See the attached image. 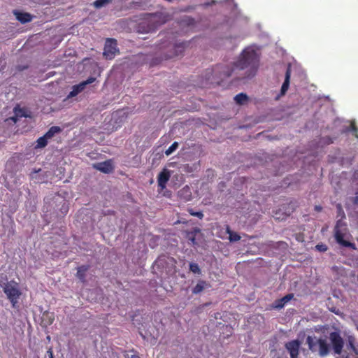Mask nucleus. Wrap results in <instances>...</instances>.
Returning a JSON list of instances; mask_svg holds the SVG:
<instances>
[{
  "instance_id": "obj_24",
  "label": "nucleus",
  "mask_w": 358,
  "mask_h": 358,
  "mask_svg": "<svg viewBox=\"0 0 358 358\" xmlns=\"http://www.w3.org/2000/svg\"><path fill=\"white\" fill-rule=\"evenodd\" d=\"M178 148V142H174L172 145L165 151V155L166 156L172 154L177 148Z\"/></svg>"
},
{
  "instance_id": "obj_23",
  "label": "nucleus",
  "mask_w": 358,
  "mask_h": 358,
  "mask_svg": "<svg viewBox=\"0 0 358 358\" xmlns=\"http://www.w3.org/2000/svg\"><path fill=\"white\" fill-rule=\"evenodd\" d=\"M113 1V0H96L94 2V6L97 8H101L107 3H110Z\"/></svg>"
},
{
  "instance_id": "obj_12",
  "label": "nucleus",
  "mask_w": 358,
  "mask_h": 358,
  "mask_svg": "<svg viewBox=\"0 0 358 358\" xmlns=\"http://www.w3.org/2000/svg\"><path fill=\"white\" fill-rule=\"evenodd\" d=\"M13 13L15 15L17 20L22 24L29 22L32 20L31 15L28 13H23L18 10H14Z\"/></svg>"
},
{
  "instance_id": "obj_5",
  "label": "nucleus",
  "mask_w": 358,
  "mask_h": 358,
  "mask_svg": "<svg viewBox=\"0 0 358 358\" xmlns=\"http://www.w3.org/2000/svg\"><path fill=\"white\" fill-rule=\"evenodd\" d=\"M329 339L335 354L340 355L342 352L344 341L340 334L336 331L331 332Z\"/></svg>"
},
{
  "instance_id": "obj_22",
  "label": "nucleus",
  "mask_w": 358,
  "mask_h": 358,
  "mask_svg": "<svg viewBox=\"0 0 358 358\" xmlns=\"http://www.w3.org/2000/svg\"><path fill=\"white\" fill-rule=\"evenodd\" d=\"M234 100L238 104L242 105L248 100V96L244 93H239L235 96Z\"/></svg>"
},
{
  "instance_id": "obj_13",
  "label": "nucleus",
  "mask_w": 358,
  "mask_h": 358,
  "mask_svg": "<svg viewBox=\"0 0 358 358\" xmlns=\"http://www.w3.org/2000/svg\"><path fill=\"white\" fill-rule=\"evenodd\" d=\"M185 44L184 43L175 44L173 46V52L170 55H166V59H171L174 57L180 55L185 50Z\"/></svg>"
},
{
  "instance_id": "obj_10",
  "label": "nucleus",
  "mask_w": 358,
  "mask_h": 358,
  "mask_svg": "<svg viewBox=\"0 0 358 358\" xmlns=\"http://www.w3.org/2000/svg\"><path fill=\"white\" fill-rule=\"evenodd\" d=\"M294 298V294H288L280 299H277L273 303V308L276 309L282 308L286 303Z\"/></svg>"
},
{
  "instance_id": "obj_34",
  "label": "nucleus",
  "mask_w": 358,
  "mask_h": 358,
  "mask_svg": "<svg viewBox=\"0 0 358 358\" xmlns=\"http://www.w3.org/2000/svg\"><path fill=\"white\" fill-rule=\"evenodd\" d=\"M62 210H63L64 213H66V212L68 211V208H67V206H65L64 205V206H62Z\"/></svg>"
},
{
  "instance_id": "obj_35",
  "label": "nucleus",
  "mask_w": 358,
  "mask_h": 358,
  "mask_svg": "<svg viewBox=\"0 0 358 358\" xmlns=\"http://www.w3.org/2000/svg\"><path fill=\"white\" fill-rule=\"evenodd\" d=\"M131 358H141V357L138 355H132L131 356Z\"/></svg>"
},
{
  "instance_id": "obj_30",
  "label": "nucleus",
  "mask_w": 358,
  "mask_h": 358,
  "mask_svg": "<svg viewBox=\"0 0 358 358\" xmlns=\"http://www.w3.org/2000/svg\"><path fill=\"white\" fill-rule=\"evenodd\" d=\"M183 192H188L189 193L188 199L187 200H189V199L191 197V193L189 192V187H187V188H183L182 190L180 191L179 193L181 194Z\"/></svg>"
},
{
  "instance_id": "obj_27",
  "label": "nucleus",
  "mask_w": 358,
  "mask_h": 358,
  "mask_svg": "<svg viewBox=\"0 0 358 358\" xmlns=\"http://www.w3.org/2000/svg\"><path fill=\"white\" fill-rule=\"evenodd\" d=\"M315 248H316L317 250H318L320 252H326L328 249L327 246L323 243L317 244L315 246Z\"/></svg>"
},
{
  "instance_id": "obj_33",
  "label": "nucleus",
  "mask_w": 358,
  "mask_h": 358,
  "mask_svg": "<svg viewBox=\"0 0 358 358\" xmlns=\"http://www.w3.org/2000/svg\"><path fill=\"white\" fill-rule=\"evenodd\" d=\"M322 210V207L321 206H315V210L317 212H320Z\"/></svg>"
},
{
  "instance_id": "obj_18",
  "label": "nucleus",
  "mask_w": 358,
  "mask_h": 358,
  "mask_svg": "<svg viewBox=\"0 0 358 358\" xmlns=\"http://www.w3.org/2000/svg\"><path fill=\"white\" fill-rule=\"evenodd\" d=\"M226 231L229 234V239L231 242H236L241 239L240 235L231 231L230 227L228 225L226 227Z\"/></svg>"
},
{
  "instance_id": "obj_6",
  "label": "nucleus",
  "mask_w": 358,
  "mask_h": 358,
  "mask_svg": "<svg viewBox=\"0 0 358 358\" xmlns=\"http://www.w3.org/2000/svg\"><path fill=\"white\" fill-rule=\"evenodd\" d=\"M95 80V78L90 77L85 81L81 82L80 83L73 86L72 90L70 92L68 97L71 98L76 96L85 90L87 85L94 83Z\"/></svg>"
},
{
  "instance_id": "obj_36",
  "label": "nucleus",
  "mask_w": 358,
  "mask_h": 358,
  "mask_svg": "<svg viewBox=\"0 0 358 358\" xmlns=\"http://www.w3.org/2000/svg\"><path fill=\"white\" fill-rule=\"evenodd\" d=\"M188 167H189V165H188V164H187V165H185V166H184L185 169H186V168H188Z\"/></svg>"
},
{
  "instance_id": "obj_28",
  "label": "nucleus",
  "mask_w": 358,
  "mask_h": 358,
  "mask_svg": "<svg viewBox=\"0 0 358 358\" xmlns=\"http://www.w3.org/2000/svg\"><path fill=\"white\" fill-rule=\"evenodd\" d=\"M350 129H351V131L353 132V134L355 135V136L357 138H358V128L356 126L355 123V122H352L350 124Z\"/></svg>"
},
{
  "instance_id": "obj_21",
  "label": "nucleus",
  "mask_w": 358,
  "mask_h": 358,
  "mask_svg": "<svg viewBox=\"0 0 358 358\" xmlns=\"http://www.w3.org/2000/svg\"><path fill=\"white\" fill-rule=\"evenodd\" d=\"M48 140L49 139L47 137H45V135L38 138V140L36 141V145L35 148H45L48 145Z\"/></svg>"
},
{
  "instance_id": "obj_8",
  "label": "nucleus",
  "mask_w": 358,
  "mask_h": 358,
  "mask_svg": "<svg viewBox=\"0 0 358 358\" xmlns=\"http://www.w3.org/2000/svg\"><path fill=\"white\" fill-rule=\"evenodd\" d=\"M93 167L95 169L104 173H110L114 169V166L113 165L111 160H106L103 162L94 164Z\"/></svg>"
},
{
  "instance_id": "obj_7",
  "label": "nucleus",
  "mask_w": 358,
  "mask_h": 358,
  "mask_svg": "<svg viewBox=\"0 0 358 358\" xmlns=\"http://www.w3.org/2000/svg\"><path fill=\"white\" fill-rule=\"evenodd\" d=\"M300 345L298 340H293L285 344V348L289 352L290 358H298Z\"/></svg>"
},
{
  "instance_id": "obj_25",
  "label": "nucleus",
  "mask_w": 358,
  "mask_h": 358,
  "mask_svg": "<svg viewBox=\"0 0 358 358\" xmlns=\"http://www.w3.org/2000/svg\"><path fill=\"white\" fill-rule=\"evenodd\" d=\"M189 270L194 273L199 274L201 273V269L199 265L194 262H191L189 264Z\"/></svg>"
},
{
  "instance_id": "obj_19",
  "label": "nucleus",
  "mask_w": 358,
  "mask_h": 358,
  "mask_svg": "<svg viewBox=\"0 0 358 358\" xmlns=\"http://www.w3.org/2000/svg\"><path fill=\"white\" fill-rule=\"evenodd\" d=\"M62 131V129L58 126L51 127L48 131L44 134L48 139L52 138L56 134Z\"/></svg>"
},
{
  "instance_id": "obj_2",
  "label": "nucleus",
  "mask_w": 358,
  "mask_h": 358,
  "mask_svg": "<svg viewBox=\"0 0 358 358\" xmlns=\"http://www.w3.org/2000/svg\"><path fill=\"white\" fill-rule=\"evenodd\" d=\"M2 291L13 308L18 306L19 300L22 294L19 282L15 280H8L6 274L0 273V292Z\"/></svg>"
},
{
  "instance_id": "obj_15",
  "label": "nucleus",
  "mask_w": 358,
  "mask_h": 358,
  "mask_svg": "<svg viewBox=\"0 0 358 358\" xmlns=\"http://www.w3.org/2000/svg\"><path fill=\"white\" fill-rule=\"evenodd\" d=\"M90 265H82L77 268L76 277L82 282L86 281V272L90 269Z\"/></svg>"
},
{
  "instance_id": "obj_32",
  "label": "nucleus",
  "mask_w": 358,
  "mask_h": 358,
  "mask_svg": "<svg viewBox=\"0 0 358 358\" xmlns=\"http://www.w3.org/2000/svg\"><path fill=\"white\" fill-rule=\"evenodd\" d=\"M349 345L352 350H355V347L354 345L353 341L350 339L349 340Z\"/></svg>"
},
{
  "instance_id": "obj_3",
  "label": "nucleus",
  "mask_w": 358,
  "mask_h": 358,
  "mask_svg": "<svg viewBox=\"0 0 358 358\" xmlns=\"http://www.w3.org/2000/svg\"><path fill=\"white\" fill-rule=\"evenodd\" d=\"M345 231V224L341 220L337 221L334 227V237L336 242L342 246L356 249L355 243L344 240Z\"/></svg>"
},
{
  "instance_id": "obj_29",
  "label": "nucleus",
  "mask_w": 358,
  "mask_h": 358,
  "mask_svg": "<svg viewBox=\"0 0 358 358\" xmlns=\"http://www.w3.org/2000/svg\"><path fill=\"white\" fill-rule=\"evenodd\" d=\"M46 316L48 317V324L49 325L52 324L53 323V322H54V320H55L53 315L51 314V315H49V314L47 313Z\"/></svg>"
},
{
  "instance_id": "obj_11",
  "label": "nucleus",
  "mask_w": 358,
  "mask_h": 358,
  "mask_svg": "<svg viewBox=\"0 0 358 358\" xmlns=\"http://www.w3.org/2000/svg\"><path fill=\"white\" fill-rule=\"evenodd\" d=\"M319 345V354L321 357H325L329 353V345L324 339L320 338L317 341Z\"/></svg>"
},
{
  "instance_id": "obj_17",
  "label": "nucleus",
  "mask_w": 358,
  "mask_h": 358,
  "mask_svg": "<svg viewBox=\"0 0 358 358\" xmlns=\"http://www.w3.org/2000/svg\"><path fill=\"white\" fill-rule=\"evenodd\" d=\"M15 117L12 119L15 122H17V117H29L28 110L25 108H20L19 106L14 108Z\"/></svg>"
},
{
  "instance_id": "obj_9",
  "label": "nucleus",
  "mask_w": 358,
  "mask_h": 358,
  "mask_svg": "<svg viewBox=\"0 0 358 358\" xmlns=\"http://www.w3.org/2000/svg\"><path fill=\"white\" fill-rule=\"evenodd\" d=\"M170 177V172L167 169H164L159 173L157 177V183L161 189H164L166 187V183L169 180Z\"/></svg>"
},
{
  "instance_id": "obj_4",
  "label": "nucleus",
  "mask_w": 358,
  "mask_h": 358,
  "mask_svg": "<svg viewBox=\"0 0 358 358\" xmlns=\"http://www.w3.org/2000/svg\"><path fill=\"white\" fill-rule=\"evenodd\" d=\"M117 52H119L117 41L114 38H107L103 50V56L106 59H112Z\"/></svg>"
},
{
  "instance_id": "obj_14",
  "label": "nucleus",
  "mask_w": 358,
  "mask_h": 358,
  "mask_svg": "<svg viewBox=\"0 0 358 358\" xmlns=\"http://www.w3.org/2000/svg\"><path fill=\"white\" fill-rule=\"evenodd\" d=\"M200 229L197 227L194 228L191 231H186V238L187 239L189 244L192 245H196L197 244L196 241V236L200 233Z\"/></svg>"
},
{
  "instance_id": "obj_1",
  "label": "nucleus",
  "mask_w": 358,
  "mask_h": 358,
  "mask_svg": "<svg viewBox=\"0 0 358 358\" xmlns=\"http://www.w3.org/2000/svg\"><path fill=\"white\" fill-rule=\"evenodd\" d=\"M259 60L258 55L255 50L246 48L231 66L219 64L212 69H208L207 80L219 84L220 81L231 76L236 69L243 70L249 67L250 70L256 71Z\"/></svg>"
},
{
  "instance_id": "obj_26",
  "label": "nucleus",
  "mask_w": 358,
  "mask_h": 358,
  "mask_svg": "<svg viewBox=\"0 0 358 358\" xmlns=\"http://www.w3.org/2000/svg\"><path fill=\"white\" fill-rule=\"evenodd\" d=\"M188 211L191 215L196 216L200 219H202L203 217V214L201 211L194 212L192 209H189Z\"/></svg>"
},
{
  "instance_id": "obj_16",
  "label": "nucleus",
  "mask_w": 358,
  "mask_h": 358,
  "mask_svg": "<svg viewBox=\"0 0 358 358\" xmlns=\"http://www.w3.org/2000/svg\"><path fill=\"white\" fill-rule=\"evenodd\" d=\"M290 76H291V69L289 67H288L286 70L285 81H284V83L281 87V90H280V95H282V96L285 94L286 92L287 91V90L289 88Z\"/></svg>"
},
{
  "instance_id": "obj_31",
  "label": "nucleus",
  "mask_w": 358,
  "mask_h": 358,
  "mask_svg": "<svg viewBox=\"0 0 358 358\" xmlns=\"http://www.w3.org/2000/svg\"><path fill=\"white\" fill-rule=\"evenodd\" d=\"M47 352L48 354L49 358H54L53 352L51 348H50Z\"/></svg>"
},
{
  "instance_id": "obj_20",
  "label": "nucleus",
  "mask_w": 358,
  "mask_h": 358,
  "mask_svg": "<svg viewBox=\"0 0 358 358\" xmlns=\"http://www.w3.org/2000/svg\"><path fill=\"white\" fill-rule=\"evenodd\" d=\"M206 286V282L204 280H199L196 285L192 289V293L194 294H197L201 292L205 287Z\"/></svg>"
}]
</instances>
